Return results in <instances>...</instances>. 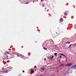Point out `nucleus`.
Wrapping results in <instances>:
<instances>
[{
	"label": "nucleus",
	"instance_id": "nucleus-23",
	"mask_svg": "<svg viewBox=\"0 0 76 76\" xmlns=\"http://www.w3.org/2000/svg\"><path fill=\"white\" fill-rule=\"evenodd\" d=\"M72 47H73V46H72Z\"/></svg>",
	"mask_w": 76,
	"mask_h": 76
},
{
	"label": "nucleus",
	"instance_id": "nucleus-11",
	"mask_svg": "<svg viewBox=\"0 0 76 76\" xmlns=\"http://www.w3.org/2000/svg\"><path fill=\"white\" fill-rule=\"evenodd\" d=\"M6 53H7V54H9V53H8L7 52H6V53H5V54H6Z\"/></svg>",
	"mask_w": 76,
	"mask_h": 76
},
{
	"label": "nucleus",
	"instance_id": "nucleus-13",
	"mask_svg": "<svg viewBox=\"0 0 76 76\" xmlns=\"http://www.w3.org/2000/svg\"><path fill=\"white\" fill-rule=\"evenodd\" d=\"M60 57L61 58L62 57V56H60Z\"/></svg>",
	"mask_w": 76,
	"mask_h": 76
},
{
	"label": "nucleus",
	"instance_id": "nucleus-18",
	"mask_svg": "<svg viewBox=\"0 0 76 76\" xmlns=\"http://www.w3.org/2000/svg\"><path fill=\"white\" fill-rule=\"evenodd\" d=\"M72 19H73V16H72Z\"/></svg>",
	"mask_w": 76,
	"mask_h": 76
},
{
	"label": "nucleus",
	"instance_id": "nucleus-14",
	"mask_svg": "<svg viewBox=\"0 0 76 76\" xmlns=\"http://www.w3.org/2000/svg\"><path fill=\"white\" fill-rule=\"evenodd\" d=\"M61 56H64V55L61 54Z\"/></svg>",
	"mask_w": 76,
	"mask_h": 76
},
{
	"label": "nucleus",
	"instance_id": "nucleus-9",
	"mask_svg": "<svg viewBox=\"0 0 76 76\" xmlns=\"http://www.w3.org/2000/svg\"><path fill=\"white\" fill-rule=\"evenodd\" d=\"M8 71H7V70H6L4 71V72H5V73H7V72Z\"/></svg>",
	"mask_w": 76,
	"mask_h": 76
},
{
	"label": "nucleus",
	"instance_id": "nucleus-16",
	"mask_svg": "<svg viewBox=\"0 0 76 76\" xmlns=\"http://www.w3.org/2000/svg\"><path fill=\"white\" fill-rule=\"evenodd\" d=\"M75 29H76V25H75Z\"/></svg>",
	"mask_w": 76,
	"mask_h": 76
},
{
	"label": "nucleus",
	"instance_id": "nucleus-10",
	"mask_svg": "<svg viewBox=\"0 0 76 76\" xmlns=\"http://www.w3.org/2000/svg\"><path fill=\"white\" fill-rule=\"evenodd\" d=\"M67 13H64V15L65 16H66L67 15Z\"/></svg>",
	"mask_w": 76,
	"mask_h": 76
},
{
	"label": "nucleus",
	"instance_id": "nucleus-6",
	"mask_svg": "<svg viewBox=\"0 0 76 76\" xmlns=\"http://www.w3.org/2000/svg\"><path fill=\"white\" fill-rule=\"evenodd\" d=\"M53 58H54V56H52V57H51L50 58V59H53Z\"/></svg>",
	"mask_w": 76,
	"mask_h": 76
},
{
	"label": "nucleus",
	"instance_id": "nucleus-2",
	"mask_svg": "<svg viewBox=\"0 0 76 76\" xmlns=\"http://www.w3.org/2000/svg\"><path fill=\"white\" fill-rule=\"evenodd\" d=\"M31 74H32V73H34V71L33 69H31Z\"/></svg>",
	"mask_w": 76,
	"mask_h": 76
},
{
	"label": "nucleus",
	"instance_id": "nucleus-5",
	"mask_svg": "<svg viewBox=\"0 0 76 76\" xmlns=\"http://www.w3.org/2000/svg\"><path fill=\"white\" fill-rule=\"evenodd\" d=\"M69 64V66H72L73 65V64L72 63H70Z\"/></svg>",
	"mask_w": 76,
	"mask_h": 76
},
{
	"label": "nucleus",
	"instance_id": "nucleus-20",
	"mask_svg": "<svg viewBox=\"0 0 76 76\" xmlns=\"http://www.w3.org/2000/svg\"><path fill=\"white\" fill-rule=\"evenodd\" d=\"M61 66H64V64H62L61 65Z\"/></svg>",
	"mask_w": 76,
	"mask_h": 76
},
{
	"label": "nucleus",
	"instance_id": "nucleus-21",
	"mask_svg": "<svg viewBox=\"0 0 76 76\" xmlns=\"http://www.w3.org/2000/svg\"><path fill=\"white\" fill-rule=\"evenodd\" d=\"M23 73H24L25 71H23Z\"/></svg>",
	"mask_w": 76,
	"mask_h": 76
},
{
	"label": "nucleus",
	"instance_id": "nucleus-7",
	"mask_svg": "<svg viewBox=\"0 0 76 76\" xmlns=\"http://www.w3.org/2000/svg\"><path fill=\"white\" fill-rule=\"evenodd\" d=\"M60 21L61 22H63V18H61L60 20Z\"/></svg>",
	"mask_w": 76,
	"mask_h": 76
},
{
	"label": "nucleus",
	"instance_id": "nucleus-22",
	"mask_svg": "<svg viewBox=\"0 0 76 76\" xmlns=\"http://www.w3.org/2000/svg\"><path fill=\"white\" fill-rule=\"evenodd\" d=\"M37 0H34V1H35Z\"/></svg>",
	"mask_w": 76,
	"mask_h": 76
},
{
	"label": "nucleus",
	"instance_id": "nucleus-4",
	"mask_svg": "<svg viewBox=\"0 0 76 76\" xmlns=\"http://www.w3.org/2000/svg\"><path fill=\"white\" fill-rule=\"evenodd\" d=\"M72 45H73L71 44L69 45V46L68 47V48H71V47L72 46Z\"/></svg>",
	"mask_w": 76,
	"mask_h": 76
},
{
	"label": "nucleus",
	"instance_id": "nucleus-15",
	"mask_svg": "<svg viewBox=\"0 0 76 76\" xmlns=\"http://www.w3.org/2000/svg\"><path fill=\"white\" fill-rule=\"evenodd\" d=\"M42 70H43V71H44V70H45V69H42Z\"/></svg>",
	"mask_w": 76,
	"mask_h": 76
},
{
	"label": "nucleus",
	"instance_id": "nucleus-8",
	"mask_svg": "<svg viewBox=\"0 0 76 76\" xmlns=\"http://www.w3.org/2000/svg\"><path fill=\"white\" fill-rule=\"evenodd\" d=\"M54 55L55 56H56L57 55V54L56 53H54Z\"/></svg>",
	"mask_w": 76,
	"mask_h": 76
},
{
	"label": "nucleus",
	"instance_id": "nucleus-12",
	"mask_svg": "<svg viewBox=\"0 0 76 76\" xmlns=\"http://www.w3.org/2000/svg\"><path fill=\"white\" fill-rule=\"evenodd\" d=\"M44 50H47V48H44Z\"/></svg>",
	"mask_w": 76,
	"mask_h": 76
},
{
	"label": "nucleus",
	"instance_id": "nucleus-19",
	"mask_svg": "<svg viewBox=\"0 0 76 76\" xmlns=\"http://www.w3.org/2000/svg\"><path fill=\"white\" fill-rule=\"evenodd\" d=\"M28 3H28V2H27V3H26V4H28Z\"/></svg>",
	"mask_w": 76,
	"mask_h": 76
},
{
	"label": "nucleus",
	"instance_id": "nucleus-3",
	"mask_svg": "<svg viewBox=\"0 0 76 76\" xmlns=\"http://www.w3.org/2000/svg\"><path fill=\"white\" fill-rule=\"evenodd\" d=\"M65 67H66V66H67V67H69V64H67L66 65H65Z\"/></svg>",
	"mask_w": 76,
	"mask_h": 76
},
{
	"label": "nucleus",
	"instance_id": "nucleus-17",
	"mask_svg": "<svg viewBox=\"0 0 76 76\" xmlns=\"http://www.w3.org/2000/svg\"><path fill=\"white\" fill-rule=\"evenodd\" d=\"M67 43H69V42H67L66 43V44H67Z\"/></svg>",
	"mask_w": 76,
	"mask_h": 76
},
{
	"label": "nucleus",
	"instance_id": "nucleus-1",
	"mask_svg": "<svg viewBox=\"0 0 76 76\" xmlns=\"http://www.w3.org/2000/svg\"><path fill=\"white\" fill-rule=\"evenodd\" d=\"M72 69H76V65H75L71 67Z\"/></svg>",
	"mask_w": 76,
	"mask_h": 76
}]
</instances>
